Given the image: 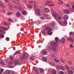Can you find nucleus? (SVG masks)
<instances>
[{"mask_svg":"<svg viewBox=\"0 0 74 74\" xmlns=\"http://www.w3.org/2000/svg\"><path fill=\"white\" fill-rule=\"evenodd\" d=\"M50 44L51 46L50 49L53 51H56V47L57 46V42H55L54 41H53L50 42Z\"/></svg>","mask_w":74,"mask_h":74,"instance_id":"1","label":"nucleus"},{"mask_svg":"<svg viewBox=\"0 0 74 74\" xmlns=\"http://www.w3.org/2000/svg\"><path fill=\"white\" fill-rule=\"evenodd\" d=\"M45 30H47L48 32H47V33L49 35H51L52 34V32H51V31L52 30V29L49 27L48 25H46L45 26Z\"/></svg>","mask_w":74,"mask_h":74,"instance_id":"2","label":"nucleus"},{"mask_svg":"<svg viewBox=\"0 0 74 74\" xmlns=\"http://www.w3.org/2000/svg\"><path fill=\"white\" fill-rule=\"evenodd\" d=\"M4 29L6 30L7 29V28L5 27H3L1 26H0V33L1 34H3L4 32L3 31V30Z\"/></svg>","mask_w":74,"mask_h":74,"instance_id":"3","label":"nucleus"},{"mask_svg":"<svg viewBox=\"0 0 74 74\" xmlns=\"http://www.w3.org/2000/svg\"><path fill=\"white\" fill-rule=\"evenodd\" d=\"M56 67L57 69H60V70H62L63 71H65V70L63 66H60L58 65H57L56 66Z\"/></svg>","mask_w":74,"mask_h":74,"instance_id":"4","label":"nucleus"},{"mask_svg":"<svg viewBox=\"0 0 74 74\" xmlns=\"http://www.w3.org/2000/svg\"><path fill=\"white\" fill-rule=\"evenodd\" d=\"M58 15L60 16L59 14H57V13L56 12H54L52 13V16L54 17L55 18L56 17V16H57Z\"/></svg>","mask_w":74,"mask_h":74,"instance_id":"5","label":"nucleus"},{"mask_svg":"<svg viewBox=\"0 0 74 74\" xmlns=\"http://www.w3.org/2000/svg\"><path fill=\"white\" fill-rule=\"evenodd\" d=\"M29 57V55L28 54H25L22 57V58H24L25 59H27Z\"/></svg>","mask_w":74,"mask_h":74,"instance_id":"6","label":"nucleus"},{"mask_svg":"<svg viewBox=\"0 0 74 74\" xmlns=\"http://www.w3.org/2000/svg\"><path fill=\"white\" fill-rule=\"evenodd\" d=\"M67 40L69 41H72V42H74V39H73L70 37H68Z\"/></svg>","mask_w":74,"mask_h":74,"instance_id":"7","label":"nucleus"},{"mask_svg":"<svg viewBox=\"0 0 74 74\" xmlns=\"http://www.w3.org/2000/svg\"><path fill=\"white\" fill-rule=\"evenodd\" d=\"M0 64L2 65H5V62L2 60H0Z\"/></svg>","mask_w":74,"mask_h":74,"instance_id":"8","label":"nucleus"},{"mask_svg":"<svg viewBox=\"0 0 74 74\" xmlns=\"http://www.w3.org/2000/svg\"><path fill=\"white\" fill-rule=\"evenodd\" d=\"M56 17L57 18L58 20H60L61 19H62V17H61L60 15H57V16H56Z\"/></svg>","mask_w":74,"mask_h":74,"instance_id":"9","label":"nucleus"},{"mask_svg":"<svg viewBox=\"0 0 74 74\" xmlns=\"http://www.w3.org/2000/svg\"><path fill=\"white\" fill-rule=\"evenodd\" d=\"M44 11L46 13H49L50 12V10H49V9H48L47 8H46L45 9Z\"/></svg>","mask_w":74,"mask_h":74,"instance_id":"10","label":"nucleus"},{"mask_svg":"<svg viewBox=\"0 0 74 74\" xmlns=\"http://www.w3.org/2000/svg\"><path fill=\"white\" fill-rule=\"evenodd\" d=\"M36 12L39 16L40 15V9H37L36 10Z\"/></svg>","mask_w":74,"mask_h":74,"instance_id":"11","label":"nucleus"},{"mask_svg":"<svg viewBox=\"0 0 74 74\" xmlns=\"http://www.w3.org/2000/svg\"><path fill=\"white\" fill-rule=\"evenodd\" d=\"M52 74H57L56 71L55 69L52 70Z\"/></svg>","mask_w":74,"mask_h":74,"instance_id":"12","label":"nucleus"},{"mask_svg":"<svg viewBox=\"0 0 74 74\" xmlns=\"http://www.w3.org/2000/svg\"><path fill=\"white\" fill-rule=\"evenodd\" d=\"M67 72H68V73L70 74H73V71L70 70H68L67 71Z\"/></svg>","mask_w":74,"mask_h":74,"instance_id":"13","label":"nucleus"},{"mask_svg":"<svg viewBox=\"0 0 74 74\" xmlns=\"http://www.w3.org/2000/svg\"><path fill=\"white\" fill-rule=\"evenodd\" d=\"M68 16L66 15H65L64 16H63V19H64L65 20H67V19H68Z\"/></svg>","mask_w":74,"mask_h":74,"instance_id":"14","label":"nucleus"},{"mask_svg":"<svg viewBox=\"0 0 74 74\" xmlns=\"http://www.w3.org/2000/svg\"><path fill=\"white\" fill-rule=\"evenodd\" d=\"M65 13L66 14H68L69 13V10H66L64 11Z\"/></svg>","mask_w":74,"mask_h":74,"instance_id":"15","label":"nucleus"},{"mask_svg":"<svg viewBox=\"0 0 74 74\" xmlns=\"http://www.w3.org/2000/svg\"><path fill=\"white\" fill-rule=\"evenodd\" d=\"M23 13V14L25 15H27V11H25V10H23L22 12Z\"/></svg>","mask_w":74,"mask_h":74,"instance_id":"16","label":"nucleus"},{"mask_svg":"<svg viewBox=\"0 0 74 74\" xmlns=\"http://www.w3.org/2000/svg\"><path fill=\"white\" fill-rule=\"evenodd\" d=\"M16 16H17L19 17L21 16V14L19 12H16Z\"/></svg>","mask_w":74,"mask_h":74,"instance_id":"17","label":"nucleus"},{"mask_svg":"<svg viewBox=\"0 0 74 74\" xmlns=\"http://www.w3.org/2000/svg\"><path fill=\"white\" fill-rule=\"evenodd\" d=\"M47 53V52L46 51H42V54L43 55H45Z\"/></svg>","mask_w":74,"mask_h":74,"instance_id":"18","label":"nucleus"},{"mask_svg":"<svg viewBox=\"0 0 74 74\" xmlns=\"http://www.w3.org/2000/svg\"><path fill=\"white\" fill-rule=\"evenodd\" d=\"M65 39L64 38H62V39H61V42L62 43H64L65 42Z\"/></svg>","mask_w":74,"mask_h":74,"instance_id":"19","label":"nucleus"},{"mask_svg":"<svg viewBox=\"0 0 74 74\" xmlns=\"http://www.w3.org/2000/svg\"><path fill=\"white\" fill-rule=\"evenodd\" d=\"M42 60L46 62L47 61L46 58L44 57H43L42 58Z\"/></svg>","mask_w":74,"mask_h":74,"instance_id":"20","label":"nucleus"},{"mask_svg":"<svg viewBox=\"0 0 74 74\" xmlns=\"http://www.w3.org/2000/svg\"><path fill=\"white\" fill-rule=\"evenodd\" d=\"M19 60H18L16 59L15 61V64H17L18 63Z\"/></svg>","mask_w":74,"mask_h":74,"instance_id":"21","label":"nucleus"},{"mask_svg":"<svg viewBox=\"0 0 74 74\" xmlns=\"http://www.w3.org/2000/svg\"><path fill=\"white\" fill-rule=\"evenodd\" d=\"M65 69H67V70H69L70 69V68L68 66H67L66 65H65Z\"/></svg>","mask_w":74,"mask_h":74,"instance_id":"22","label":"nucleus"},{"mask_svg":"<svg viewBox=\"0 0 74 74\" xmlns=\"http://www.w3.org/2000/svg\"><path fill=\"white\" fill-rule=\"evenodd\" d=\"M42 34H44V35L45 36L46 35V32L44 30H42Z\"/></svg>","mask_w":74,"mask_h":74,"instance_id":"23","label":"nucleus"},{"mask_svg":"<svg viewBox=\"0 0 74 74\" xmlns=\"http://www.w3.org/2000/svg\"><path fill=\"white\" fill-rule=\"evenodd\" d=\"M7 14L9 16H10L11 15H12L13 14V13L11 12H9L7 13Z\"/></svg>","mask_w":74,"mask_h":74,"instance_id":"24","label":"nucleus"},{"mask_svg":"<svg viewBox=\"0 0 74 74\" xmlns=\"http://www.w3.org/2000/svg\"><path fill=\"white\" fill-rule=\"evenodd\" d=\"M40 73H42L44 71V69H40Z\"/></svg>","mask_w":74,"mask_h":74,"instance_id":"25","label":"nucleus"},{"mask_svg":"<svg viewBox=\"0 0 74 74\" xmlns=\"http://www.w3.org/2000/svg\"><path fill=\"white\" fill-rule=\"evenodd\" d=\"M71 4H72V8L74 10V2H71Z\"/></svg>","mask_w":74,"mask_h":74,"instance_id":"26","label":"nucleus"},{"mask_svg":"<svg viewBox=\"0 0 74 74\" xmlns=\"http://www.w3.org/2000/svg\"><path fill=\"white\" fill-rule=\"evenodd\" d=\"M58 40H59V38H58L56 37L55 39V41H56L57 42H58Z\"/></svg>","mask_w":74,"mask_h":74,"instance_id":"27","label":"nucleus"},{"mask_svg":"<svg viewBox=\"0 0 74 74\" xmlns=\"http://www.w3.org/2000/svg\"><path fill=\"white\" fill-rule=\"evenodd\" d=\"M8 20L10 22H13V21L10 18H9L8 19Z\"/></svg>","mask_w":74,"mask_h":74,"instance_id":"28","label":"nucleus"},{"mask_svg":"<svg viewBox=\"0 0 74 74\" xmlns=\"http://www.w3.org/2000/svg\"><path fill=\"white\" fill-rule=\"evenodd\" d=\"M23 59H25L26 58H24L23 57H20V58H19V60L21 61V60H23Z\"/></svg>","mask_w":74,"mask_h":74,"instance_id":"29","label":"nucleus"},{"mask_svg":"<svg viewBox=\"0 0 74 74\" xmlns=\"http://www.w3.org/2000/svg\"><path fill=\"white\" fill-rule=\"evenodd\" d=\"M4 37V35L3 34H0V38H3Z\"/></svg>","mask_w":74,"mask_h":74,"instance_id":"30","label":"nucleus"},{"mask_svg":"<svg viewBox=\"0 0 74 74\" xmlns=\"http://www.w3.org/2000/svg\"><path fill=\"white\" fill-rule=\"evenodd\" d=\"M6 73L8 74H10V71L9 70H6Z\"/></svg>","mask_w":74,"mask_h":74,"instance_id":"31","label":"nucleus"},{"mask_svg":"<svg viewBox=\"0 0 74 74\" xmlns=\"http://www.w3.org/2000/svg\"><path fill=\"white\" fill-rule=\"evenodd\" d=\"M3 25L5 26H6L8 25V24H7V23L4 22V23H3Z\"/></svg>","mask_w":74,"mask_h":74,"instance_id":"32","label":"nucleus"},{"mask_svg":"<svg viewBox=\"0 0 74 74\" xmlns=\"http://www.w3.org/2000/svg\"><path fill=\"white\" fill-rule=\"evenodd\" d=\"M0 5L3 7V8H5V5H4L3 4H1V3L0 4Z\"/></svg>","mask_w":74,"mask_h":74,"instance_id":"33","label":"nucleus"},{"mask_svg":"<svg viewBox=\"0 0 74 74\" xmlns=\"http://www.w3.org/2000/svg\"><path fill=\"white\" fill-rule=\"evenodd\" d=\"M12 62H9L8 63V65L9 66H10L11 65V64H12Z\"/></svg>","mask_w":74,"mask_h":74,"instance_id":"34","label":"nucleus"},{"mask_svg":"<svg viewBox=\"0 0 74 74\" xmlns=\"http://www.w3.org/2000/svg\"><path fill=\"white\" fill-rule=\"evenodd\" d=\"M63 23L64 24L66 25L67 24V21H64Z\"/></svg>","mask_w":74,"mask_h":74,"instance_id":"35","label":"nucleus"},{"mask_svg":"<svg viewBox=\"0 0 74 74\" xmlns=\"http://www.w3.org/2000/svg\"><path fill=\"white\" fill-rule=\"evenodd\" d=\"M54 60L56 62L59 63V60H57L55 58L54 59Z\"/></svg>","mask_w":74,"mask_h":74,"instance_id":"36","label":"nucleus"},{"mask_svg":"<svg viewBox=\"0 0 74 74\" xmlns=\"http://www.w3.org/2000/svg\"><path fill=\"white\" fill-rule=\"evenodd\" d=\"M32 70L35 71H38V70H37L35 68V67H33L32 68Z\"/></svg>","mask_w":74,"mask_h":74,"instance_id":"37","label":"nucleus"},{"mask_svg":"<svg viewBox=\"0 0 74 74\" xmlns=\"http://www.w3.org/2000/svg\"><path fill=\"white\" fill-rule=\"evenodd\" d=\"M9 7H10V8H11V10H13V9L12 8L13 7L12 6H11L10 5H9Z\"/></svg>","mask_w":74,"mask_h":74,"instance_id":"38","label":"nucleus"},{"mask_svg":"<svg viewBox=\"0 0 74 74\" xmlns=\"http://www.w3.org/2000/svg\"><path fill=\"white\" fill-rule=\"evenodd\" d=\"M35 72L36 73V74H39V71H35Z\"/></svg>","mask_w":74,"mask_h":74,"instance_id":"39","label":"nucleus"},{"mask_svg":"<svg viewBox=\"0 0 74 74\" xmlns=\"http://www.w3.org/2000/svg\"><path fill=\"white\" fill-rule=\"evenodd\" d=\"M52 23L53 25H56V23H55V22L54 21H52Z\"/></svg>","mask_w":74,"mask_h":74,"instance_id":"40","label":"nucleus"},{"mask_svg":"<svg viewBox=\"0 0 74 74\" xmlns=\"http://www.w3.org/2000/svg\"><path fill=\"white\" fill-rule=\"evenodd\" d=\"M70 69H71L72 70L74 71V67L73 66H71L70 67Z\"/></svg>","mask_w":74,"mask_h":74,"instance_id":"41","label":"nucleus"},{"mask_svg":"<svg viewBox=\"0 0 74 74\" xmlns=\"http://www.w3.org/2000/svg\"><path fill=\"white\" fill-rule=\"evenodd\" d=\"M48 14H44V16L45 17H47L48 16Z\"/></svg>","mask_w":74,"mask_h":74,"instance_id":"42","label":"nucleus"},{"mask_svg":"<svg viewBox=\"0 0 74 74\" xmlns=\"http://www.w3.org/2000/svg\"><path fill=\"white\" fill-rule=\"evenodd\" d=\"M40 18L42 20H44L45 19V18L43 16H41L40 17Z\"/></svg>","mask_w":74,"mask_h":74,"instance_id":"43","label":"nucleus"},{"mask_svg":"<svg viewBox=\"0 0 74 74\" xmlns=\"http://www.w3.org/2000/svg\"><path fill=\"white\" fill-rule=\"evenodd\" d=\"M3 71H4V69H1V72H0V74H1Z\"/></svg>","mask_w":74,"mask_h":74,"instance_id":"44","label":"nucleus"},{"mask_svg":"<svg viewBox=\"0 0 74 74\" xmlns=\"http://www.w3.org/2000/svg\"><path fill=\"white\" fill-rule=\"evenodd\" d=\"M27 7H28V8H32L31 5H28V6H27Z\"/></svg>","mask_w":74,"mask_h":74,"instance_id":"45","label":"nucleus"},{"mask_svg":"<svg viewBox=\"0 0 74 74\" xmlns=\"http://www.w3.org/2000/svg\"><path fill=\"white\" fill-rule=\"evenodd\" d=\"M13 7H14V9H17V8H18V7H17V6H16V5L14 6Z\"/></svg>","mask_w":74,"mask_h":74,"instance_id":"46","label":"nucleus"},{"mask_svg":"<svg viewBox=\"0 0 74 74\" xmlns=\"http://www.w3.org/2000/svg\"><path fill=\"white\" fill-rule=\"evenodd\" d=\"M68 63H69V64L72 65L73 64V63H72V62L70 61H68Z\"/></svg>","mask_w":74,"mask_h":74,"instance_id":"47","label":"nucleus"},{"mask_svg":"<svg viewBox=\"0 0 74 74\" xmlns=\"http://www.w3.org/2000/svg\"><path fill=\"white\" fill-rule=\"evenodd\" d=\"M47 19L48 20H50L51 19V18L50 17H48L47 18Z\"/></svg>","mask_w":74,"mask_h":74,"instance_id":"48","label":"nucleus"},{"mask_svg":"<svg viewBox=\"0 0 74 74\" xmlns=\"http://www.w3.org/2000/svg\"><path fill=\"white\" fill-rule=\"evenodd\" d=\"M60 74H64V73L62 71H60L59 72Z\"/></svg>","mask_w":74,"mask_h":74,"instance_id":"49","label":"nucleus"},{"mask_svg":"<svg viewBox=\"0 0 74 74\" xmlns=\"http://www.w3.org/2000/svg\"><path fill=\"white\" fill-rule=\"evenodd\" d=\"M73 33L72 32H70V33H69V34L70 35H73Z\"/></svg>","mask_w":74,"mask_h":74,"instance_id":"50","label":"nucleus"},{"mask_svg":"<svg viewBox=\"0 0 74 74\" xmlns=\"http://www.w3.org/2000/svg\"><path fill=\"white\" fill-rule=\"evenodd\" d=\"M58 1H59V2H60L61 4H63V2H62V1H61V0H58Z\"/></svg>","mask_w":74,"mask_h":74,"instance_id":"51","label":"nucleus"},{"mask_svg":"<svg viewBox=\"0 0 74 74\" xmlns=\"http://www.w3.org/2000/svg\"><path fill=\"white\" fill-rule=\"evenodd\" d=\"M6 40L7 41H8L9 40V38L8 37H7L6 38Z\"/></svg>","mask_w":74,"mask_h":74,"instance_id":"52","label":"nucleus"},{"mask_svg":"<svg viewBox=\"0 0 74 74\" xmlns=\"http://www.w3.org/2000/svg\"><path fill=\"white\" fill-rule=\"evenodd\" d=\"M15 53H16L18 54H20V53H21L18 51H16V52H15Z\"/></svg>","mask_w":74,"mask_h":74,"instance_id":"53","label":"nucleus"},{"mask_svg":"<svg viewBox=\"0 0 74 74\" xmlns=\"http://www.w3.org/2000/svg\"><path fill=\"white\" fill-rule=\"evenodd\" d=\"M34 3V2L33 1H29V3H30L31 4H32V3Z\"/></svg>","mask_w":74,"mask_h":74,"instance_id":"54","label":"nucleus"},{"mask_svg":"<svg viewBox=\"0 0 74 74\" xmlns=\"http://www.w3.org/2000/svg\"><path fill=\"white\" fill-rule=\"evenodd\" d=\"M61 62H62L63 63H64V61H63V60L62 59H61Z\"/></svg>","mask_w":74,"mask_h":74,"instance_id":"55","label":"nucleus"},{"mask_svg":"<svg viewBox=\"0 0 74 74\" xmlns=\"http://www.w3.org/2000/svg\"><path fill=\"white\" fill-rule=\"evenodd\" d=\"M66 6H67V7H69L70 6V5L69 4H67L66 5Z\"/></svg>","mask_w":74,"mask_h":74,"instance_id":"56","label":"nucleus"},{"mask_svg":"<svg viewBox=\"0 0 74 74\" xmlns=\"http://www.w3.org/2000/svg\"><path fill=\"white\" fill-rule=\"evenodd\" d=\"M70 47H72L73 48V45L70 44Z\"/></svg>","mask_w":74,"mask_h":74,"instance_id":"57","label":"nucleus"},{"mask_svg":"<svg viewBox=\"0 0 74 74\" xmlns=\"http://www.w3.org/2000/svg\"><path fill=\"white\" fill-rule=\"evenodd\" d=\"M30 60H33V57H30Z\"/></svg>","mask_w":74,"mask_h":74,"instance_id":"58","label":"nucleus"},{"mask_svg":"<svg viewBox=\"0 0 74 74\" xmlns=\"http://www.w3.org/2000/svg\"><path fill=\"white\" fill-rule=\"evenodd\" d=\"M13 60V57H11V58H10V60Z\"/></svg>","mask_w":74,"mask_h":74,"instance_id":"59","label":"nucleus"},{"mask_svg":"<svg viewBox=\"0 0 74 74\" xmlns=\"http://www.w3.org/2000/svg\"><path fill=\"white\" fill-rule=\"evenodd\" d=\"M69 10L71 11H72V10H73V9L71 8H70Z\"/></svg>","mask_w":74,"mask_h":74,"instance_id":"60","label":"nucleus"},{"mask_svg":"<svg viewBox=\"0 0 74 74\" xmlns=\"http://www.w3.org/2000/svg\"><path fill=\"white\" fill-rule=\"evenodd\" d=\"M49 3V2H46L45 4H46V5H47V4H48Z\"/></svg>","mask_w":74,"mask_h":74,"instance_id":"61","label":"nucleus"},{"mask_svg":"<svg viewBox=\"0 0 74 74\" xmlns=\"http://www.w3.org/2000/svg\"><path fill=\"white\" fill-rule=\"evenodd\" d=\"M19 9L21 10L22 9V7H19Z\"/></svg>","mask_w":74,"mask_h":74,"instance_id":"62","label":"nucleus"},{"mask_svg":"<svg viewBox=\"0 0 74 74\" xmlns=\"http://www.w3.org/2000/svg\"><path fill=\"white\" fill-rule=\"evenodd\" d=\"M55 6V5L54 4H52V5H51V6Z\"/></svg>","mask_w":74,"mask_h":74,"instance_id":"63","label":"nucleus"},{"mask_svg":"<svg viewBox=\"0 0 74 74\" xmlns=\"http://www.w3.org/2000/svg\"><path fill=\"white\" fill-rule=\"evenodd\" d=\"M18 54V53H14V56L16 55V54Z\"/></svg>","mask_w":74,"mask_h":74,"instance_id":"64","label":"nucleus"}]
</instances>
